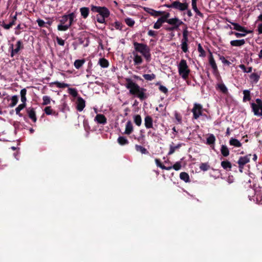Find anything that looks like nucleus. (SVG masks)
Wrapping results in <instances>:
<instances>
[{"label": "nucleus", "instance_id": "nucleus-1", "mask_svg": "<svg viewBox=\"0 0 262 262\" xmlns=\"http://www.w3.org/2000/svg\"><path fill=\"white\" fill-rule=\"evenodd\" d=\"M134 47L135 50L133 52V59L134 65L139 66L143 62V58L139 54V53L142 54L147 62H149L151 60V54L149 48L144 43L134 42Z\"/></svg>", "mask_w": 262, "mask_h": 262}, {"label": "nucleus", "instance_id": "nucleus-2", "mask_svg": "<svg viewBox=\"0 0 262 262\" xmlns=\"http://www.w3.org/2000/svg\"><path fill=\"white\" fill-rule=\"evenodd\" d=\"M125 87L129 90L131 95L137 97L141 100H143L147 98L145 89L140 87L130 78H125Z\"/></svg>", "mask_w": 262, "mask_h": 262}, {"label": "nucleus", "instance_id": "nucleus-3", "mask_svg": "<svg viewBox=\"0 0 262 262\" xmlns=\"http://www.w3.org/2000/svg\"><path fill=\"white\" fill-rule=\"evenodd\" d=\"M91 10L93 12H97L99 15H97V21L101 24H104L105 22V18H107L110 15V10L105 7H100L92 5Z\"/></svg>", "mask_w": 262, "mask_h": 262}, {"label": "nucleus", "instance_id": "nucleus-4", "mask_svg": "<svg viewBox=\"0 0 262 262\" xmlns=\"http://www.w3.org/2000/svg\"><path fill=\"white\" fill-rule=\"evenodd\" d=\"M177 68L179 76L183 80H186L191 72L187 61L184 59H181L177 64Z\"/></svg>", "mask_w": 262, "mask_h": 262}, {"label": "nucleus", "instance_id": "nucleus-5", "mask_svg": "<svg viewBox=\"0 0 262 262\" xmlns=\"http://www.w3.org/2000/svg\"><path fill=\"white\" fill-rule=\"evenodd\" d=\"M250 105L255 116L262 117V100L261 99H256L255 102H251Z\"/></svg>", "mask_w": 262, "mask_h": 262}, {"label": "nucleus", "instance_id": "nucleus-6", "mask_svg": "<svg viewBox=\"0 0 262 262\" xmlns=\"http://www.w3.org/2000/svg\"><path fill=\"white\" fill-rule=\"evenodd\" d=\"M167 23L171 26L170 30H177L179 29L180 26L184 24V23L177 17L173 18H169Z\"/></svg>", "mask_w": 262, "mask_h": 262}, {"label": "nucleus", "instance_id": "nucleus-7", "mask_svg": "<svg viewBox=\"0 0 262 262\" xmlns=\"http://www.w3.org/2000/svg\"><path fill=\"white\" fill-rule=\"evenodd\" d=\"M251 157V154H248L239 158L237 164L241 172H243L244 166L250 162Z\"/></svg>", "mask_w": 262, "mask_h": 262}, {"label": "nucleus", "instance_id": "nucleus-8", "mask_svg": "<svg viewBox=\"0 0 262 262\" xmlns=\"http://www.w3.org/2000/svg\"><path fill=\"white\" fill-rule=\"evenodd\" d=\"M193 113V117L195 119H198L200 116L202 115L203 113V106L200 103H194L193 107L192 109Z\"/></svg>", "mask_w": 262, "mask_h": 262}, {"label": "nucleus", "instance_id": "nucleus-9", "mask_svg": "<svg viewBox=\"0 0 262 262\" xmlns=\"http://www.w3.org/2000/svg\"><path fill=\"white\" fill-rule=\"evenodd\" d=\"M69 17V22L67 24V26L58 25L57 29L59 31H65L67 30L72 25L74 21V19L76 18V14L72 12L68 14Z\"/></svg>", "mask_w": 262, "mask_h": 262}, {"label": "nucleus", "instance_id": "nucleus-10", "mask_svg": "<svg viewBox=\"0 0 262 262\" xmlns=\"http://www.w3.org/2000/svg\"><path fill=\"white\" fill-rule=\"evenodd\" d=\"M173 8L180 11H184L187 9V5L185 3H181L179 1H175L172 3Z\"/></svg>", "mask_w": 262, "mask_h": 262}, {"label": "nucleus", "instance_id": "nucleus-11", "mask_svg": "<svg viewBox=\"0 0 262 262\" xmlns=\"http://www.w3.org/2000/svg\"><path fill=\"white\" fill-rule=\"evenodd\" d=\"M76 104L77 110L79 112H81L85 106V101L82 98L79 97L77 98Z\"/></svg>", "mask_w": 262, "mask_h": 262}, {"label": "nucleus", "instance_id": "nucleus-12", "mask_svg": "<svg viewBox=\"0 0 262 262\" xmlns=\"http://www.w3.org/2000/svg\"><path fill=\"white\" fill-rule=\"evenodd\" d=\"M16 48L13 49V45H11V48L12 49L11 56L12 57L14 56V55L17 54L19 50L23 48L22 42L20 40H18L16 42Z\"/></svg>", "mask_w": 262, "mask_h": 262}, {"label": "nucleus", "instance_id": "nucleus-13", "mask_svg": "<svg viewBox=\"0 0 262 262\" xmlns=\"http://www.w3.org/2000/svg\"><path fill=\"white\" fill-rule=\"evenodd\" d=\"M229 145L235 148H239L242 146V143L237 139L231 137L229 141Z\"/></svg>", "mask_w": 262, "mask_h": 262}, {"label": "nucleus", "instance_id": "nucleus-14", "mask_svg": "<svg viewBox=\"0 0 262 262\" xmlns=\"http://www.w3.org/2000/svg\"><path fill=\"white\" fill-rule=\"evenodd\" d=\"M145 10L148 14L155 17L159 16L164 13V11H156L150 8H146Z\"/></svg>", "mask_w": 262, "mask_h": 262}, {"label": "nucleus", "instance_id": "nucleus-15", "mask_svg": "<svg viewBox=\"0 0 262 262\" xmlns=\"http://www.w3.org/2000/svg\"><path fill=\"white\" fill-rule=\"evenodd\" d=\"M245 42V40L244 39H242L231 40L230 43L232 47H241L244 45Z\"/></svg>", "mask_w": 262, "mask_h": 262}, {"label": "nucleus", "instance_id": "nucleus-16", "mask_svg": "<svg viewBox=\"0 0 262 262\" xmlns=\"http://www.w3.org/2000/svg\"><path fill=\"white\" fill-rule=\"evenodd\" d=\"M144 125L146 128H151L153 126V121L152 118L147 116L144 118Z\"/></svg>", "mask_w": 262, "mask_h": 262}, {"label": "nucleus", "instance_id": "nucleus-17", "mask_svg": "<svg viewBox=\"0 0 262 262\" xmlns=\"http://www.w3.org/2000/svg\"><path fill=\"white\" fill-rule=\"evenodd\" d=\"M95 121L99 124H105L106 122V119L105 117L102 114H98L96 115L94 119Z\"/></svg>", "mask_w": 262, "mask_h": 262}, {"label": "nucleus", "instance_id": "nucleus-18", "mask_svg": "<svg viewBox=\"0 0 262 262\" xmlns=\"http://www.w3.org/2000/svg\"><path fill=\"white\" fill-rule=\"evenodd\" d=\"M182 145V143H179L176 145H174L173 143H172L169 145V151L168 152V155H171L173 154L175 151L178 149H179Z\"/></svg>", "mask_w": 262, "mask_h": 262}, {"label": "nucleus", "instance_id": "nucleus-19", "mask_svg": "<svg viewBox=\"0 0 262 262\" xmlns=\"http://www.w3.org/2000/svg\"><path fill=\"white\" fill-rule=\"evenodd\" d=\"M133 131V126L131 121H128L127 122L125 125V129L124 134L126 135H130Z\"/></svg>", "mask_w": 262, "mask_h": 262}, {"label": "nucleus", "instance_id": "nucleus-20", "mask_svg": "<svg viewBox=\"0 0 262 262\" xmlns=\"http://www.w3.org/2000/svg\"><path fill=\"white\" fill-rule=\"evenodd\" d=\"M209 64L211 66V68L213 69V72L216 73L217 72V67L215 61V60L213 58V57L212 55H211L209 57Z\"/></svg>", "mask_w": 262, "mask_h": 262}, {"label": "nucleus", "instance_id": "nucleus-21", "mask_svg": "<svg viewBox=\"0 0 262 262\" xmlns=\"http://www.w3.org/2000/svg\"><path fill=\"white\" fill-rule=\"evenodd\" d=\"M231 24H232L234 27L233 29L240 32H246L247 30L245 27L241 26L237 23H235L231 21H228Z\"/></svg>", "mask_w": 262, "mask_h": 262}, {"label": "nucleus", "instance_id": "nucleus-22", "mask_svg": "<svg viewBox=\"0 0 262 262\" xmlns=\"http://www.w3.org/2000/svg\"><path fill=\"white\" fill-rule=\"evenodd\" d=\"M28 116L30 119H31L34 122L36 121V117L35 112L33 108H29L27 110Z\"/></svg>", "mask_w": 262, "mask_h": 262}, {"label": "nucleus", "instance_id": "nucleus-23", "mask_svg": "<svg viewBox=\"0 0 262 262\" xmlns=\"http://www.w3.org/2000/svg\"><path fill=\"white\" fill-rule=\"evenodd\" d=\"M222 167L227 171H230L232 168V165L230 162L228 160L223 161L221 162Z\"/></svg>", "mask_w": 262, "mask_h": 262}, {"label": "nucleus", "instance_id": "nucleus-24", "mask_svg": "<svg viewBox=\"0 0 262 262\" xmlns=\"http://www.w3.org/2000/svg\"><path fill=\"white\" fill-rule=\"evenodd\" d=\"M145 135L144 129H141L140 130V136L139 137H135L134 139L137 140L139 142L141 143H144L145 142Z\"/></svg>", "mask_w": 262, "mask_h": 262}, {"label": "nucleus", "instance_id": "nucleus-25", "mask_svg": "<svg viewBox=\"0 0 262 262\" xmlns=\"http://www.w3.org/2000/svg\"><path fill=\"white\" fill-rule=\"evenodd\" d=\"M80 12L81 15L83 17V18H86L89 16L90 10L89 8L84 7L80 9Z\"/></svg>", "mask_w": 262, "mask_h": 262}, {"label": "nucleus", "instance_id": "nucleus-26", "mask_svg": "<svg viewBox=\"0 0 262 262\" xmlns=\"http://www.w3.org/2000/svg\"><path fill=\"white\" fill-rule=\"evenodd\" d=\"M259 78V74L256 73H253L250 75L251 81L254 83H256L258 81Z\"/></svg>", "mask_w": 262, "mask_h": 262}, {"label": "nucleus", "instance_id": "nucleus-27", "mask_svg": "<svg viewBox=\"0 0 262 262\" xmlns=\"http://www.w3.org/2000/svg\"><path fill=\"white\" fill-rule=\"evenodd\" d=\"M221 152L224 157H228L229 155V150L226 145H222L221 147Z\"/></svg>", "mask_w": 262, "mask_h": 262}, {"label": "nucleus", "instance_id": "nucleus-28", "mask_svg": "<svg viewBox=\"0 0 262 262\" xmlns=\"http://www.w3.org/2000/svg\"><path fill=\"white\" fill-rule=\"evenodd\" d=\"M117 142L120 145H127L129 143V141L127 140V139L124 136L119 137L117 139Z\"/></svg>", "mask_w": 262, "mask_h": 262}, {"label": "nucleus", "instance_id": "nucleus-29", "mask_svg": "<svg viewBox=\"0 0 262 262\" xmlns=\"http://www.w3.org/2000/svg\"><path fill=\"white\" fill-rule=\"evenodd\" d=\"M98 64L101 66L102 68H106L108 67L109 63L107 60L104 58H100L98 61Z\"/></svg>", "mask_w": 262, "mask_h": 262}, {"label": "nucleus", "instance_id": "nucleus-30", "mask_svg": "<svg viewBox=\"0 0 262 262\" xmlns=\"http://www.w3.org/2000/svg\"><path fill=\"white\" fill-rule=\"evenodd\" d=\"M243 101L246 102L247 101H249L251 99V96H250V91L248 90H245L243 91Z\"/></svg>", "mask_w": 262, "mask_h": 262}, {"label": "nucleus", "instance_id": "nucleus-31", "mask_svg": "<svg viewBox=\"0 0 262 262\" xmlns=\"http://www.w3.org/2000/svg\"><path fill=\"white\" fill-rule=\"evenodd\" d=\"M180 179L185 182H189L190 181L189 176L188 174L185 172H182L180 174Z\"/></svg>", "mask_w": 262, "mask_h": 262}, {"label": "nucleus", "instance_id": "nucleus-32", "mask_svg": "<svg viewBox=\"0 0 262 262\" xmlns=\"http://www.w3.org/2000/svg\"><path fill=\"white\" fill-rule=\"evenodd\" d=\"M85 60L84 59H77L76 60L74 63V66L76 69H79L84 63Z\"/></svg>", "mask_w": 262, "mask_h": 262}, {"label": "nucleus", "instance_id": "nucleus-33", "mask_svg": "<svg viewBox=\"0 0 262 262\" xmlns=\"http://www.w3.org/2000/svg\"><path fill=\"white\" fill-rule=\"evenodd\" d=\"M192 1V7L193 10V11L196 13V14L200 16H202V14L201 13V12L198 10L197 6H196V1L197 0H191Z\"/></svg>", "mask_w": 262, "mask_h": 262}, {"label": "nucleus", "instance_id": "nucleus-34", "mask_svg": "<svg viewBox=\"0 0 262 262\" xmlns=\"http://www.w3.org/2000/svg\"><path fill=\"white\" fill-rule=\"evenodd\" d=\"M215 141V137L213 134L209 135L207 138L206 143L208 145L214 144Z\"/></svg>", "mask_w": 262, "mask_h": 262}, {"label": "nucleus", "instance_id": "nucleus-35", "mask_svg": "<svg viewBox=\"0 0 262 262\" xmlns=\"http://www.w3.org/2000/svg\"><path fill=\"white\" fill-rule=\"evenodd\" d=\"M135 149L137 151H139L142 154H147L148 153L147 150L141 145H136Z\"/></svg>", "mask_w": 262, "mask_h": 262}, {"label": "nucleus", "instance_id": "nucleus-36", "mask_svg": "<svg viewBox=\"0 0 262 262\" xmlns=\"http://www.w3.org/2000/svg\"><path fill=\"white\" fill-rule=\"evenodd\" d=\"M44 111L47 115H57V114L54 111L51 106H47L45 107Z\"/></svg>", "mask_w": 262, "mask_h": 262}, {"label": "nucleus", "instance_id": "nucleus-37", "mask_svg": "<svg viewBox=\"0 0 262 262\" xmlns=\"http://www.w3.org/2000/svg\"><path fill=\"white\" fill-rule=\"evenodd\" d=\"M111 26L116 30H121L122 29V24L121 23L116 21L111 24Z\"/></svg>", "mask_w": 262, "mask_h": 262}, {"label": "nucleus", "instance_id": "nucleus-38", "mask_svg": "<svg viewBox=\"0 0 262 262\" xmlns=\"http://www.w3.org/2000/svg\"><path fill=\"white\" fill-rule=\"evenodd\" d=\"M217 89L220 90L222 92L224 93H226L228 91L227 87L223 83L217 84Z\"/></svg>", "mask_w": 262, "mask_h": 262}, {"label": "nucleus", "instance_id": "nucleus-39", "mask_svg": "<svg viewBox=\"0 0 262 262\" xmlns=\"http://www.w3.org/2000/svg\"><path fill=\"white\" fill-rule=\"evenodd\" d=\"M11 102L9 104V106L10 107H13L16 105L18 102V97L16 95H14L11 97Z\"/></svg>", "mask_w": 262, "mask_h": 262}, {"label": "nucleus", "instance_id": "nucleus-40", "mask_svg": "<svg viewBox=\"0 0 262 262\" xmlns=\"http://www.w3.org/2000/svg\"><path fill=\"white\" fill-rule=\"evenodd\" d=\"M134 121L135 123L138 126H140L142 123L141 117L140 115H137L134 117Z\"/></svg>", "mask_w": 262, "mask_h": 262}, {"label": "nucleus", "instance_id": "nucleus-41", "mask_svg": "<svg viewBox=\"0 0 262 262\" xmlns=\"http://www.w3.org/2000/svg\"><path fill=\"white\" fill-rule=\"evenodd\" d=\"M251 31L246 30V32H241V33L235 32L234 34L237 38L245 36L247 34L250 33Z\"/></svg>", "mask_w": 262, "mask_h": 262}, {"label": "nucleus", "instance_id": "nucleus-42", "mask_svg": "<svg viewBox=\"0 0 262 262\" xmlns=\"http://www.w3.org/2000/svg\"><path fill=\"white\" fill-rule=\"evenodd\" d=\"M163 23H164V21L161 18H159L157 20V21L154 24V28L156 29H158L160 28Z\"/></svg>", "mask_w": 262, "mask_h": 262}, {"label": "nucleus", "instance_id": "nucleus-43", "mask_svg": "<svg viewBox=\"0 0 262 262\" xmlns=\"http://www.w3.org/2000/svg\"><path fill=\"white\" fill-rule=\"evenodd\" d=\"M53 83L56 85L58 88H64L66 87H68L69 85L67 83H65L64 82H60L59 81H55L53 82Z\"/></svg>", "mask_w": 262, "mask_h": 262}, {"label": "nucleus", "instance_id": "nucleus-44", "mask_svg": "<svg viewBox=\"0 0 262 262\" xmlns=\"http://www.w3.org/2000/svg\"><path fill=\"white\" fill-rule=\"evenodd\" d=\"M69 19V17L68 15H64L61 17V19L60 20V24L59 25L62 26H67V24L66 23Z\"/></svg>", "mask_w": 262, "mask_h": 262}, {"label": "nucleus", "instance_id": "nucleus-45", "mask_svg": "<svg viewBox=\"0 0 262 262\" xmlns=\"http://www.w3.org/2000/svg\"><path fill=\"white\" fill-rule=\"evenodd\" d=\"M143 77L146 80L151 81L156 78V75L154 74H144L143 75Z\"/></svg>", "mask_w": 262, "mask_h": 262}, {"label": "nucleus", "instance_id": "nucleus-46", "mask_svg": "<svg viewBox=\"0 0 262 262\" xmlns=\"http://www.w3.org/2000/svg\"><path fill=\"white\" fill-rule=\"evenodd\" d=\"M42 103L43 105H46L50 103L51 99V98L48 96H43L42 97Z\"/></svg>", "mask_w": 262, "mask_h": 262}, {"label": "nucleus", "instance_id": "nucleus-47", "mask_svg": "<svg viewBox=\"0 0 262 262\" xmlns=\"http://www.w3.org/2000/svg\"><path fill=\"white\" fill-rule=\"evenodd\" d=\"M26 107V105L24 104H20L18 106L15 108L16 114L19 115L20 117L21 116V115L20 113V111L24 109Z\"/></svg>", "mask_w": 262, "mask_h": 262}, {"label": "nucleus", "instance_id": "nucleus-48", "mask_svg": "<svg viewBox=\"0 0 262 262\" xmlns=\"http://www.w3.org/2000/svg\"><path fill=\"white\" fill-rule=\"evenodd\" d=\"M239 68L245 73H251L252 71V67H250L247 69L244 64H240Z\"/></svg>", "mask_w": 262, "mask_h": 262}, {"label": "nucleus", "instance_id": "nucleus-49", "mask_svg": "<svg viewBox=\"0 0 262 262\" xmlns=\"http://www.w3.org/2000/svg\"><path fill=\"white\" fill-rule=\"evenodd\" d=\"M68 92L70 95H71L74 97H77L78 95L77 90L74 88H69Z\"/></svg>", "mask_w": 262, "mask_h": 262}, {"label": "nucleus", "instance_id": "nucleus-50", "mask_svg": "<svg viewBox=\"0 0 262 262\" xmlns=\"http://www.w3.org/2000/svg\"><path fill=\"white\" fill-rule=\"evenodd\" d=\"M125 23L129 27H132L135 24V21L130 18H127L125 19Z\"/></svg>", "mask_w": 262, "mask_h": 262}, {"label": "nucleus", "instance_id": "nucleus-51", "mask_svg": "<svg viewBox=\"0 0 262 262\" xmlns=\"http://www.w3.org/2000/svg\"><path fill=\"white\" fill-rule=\"evenodd\" d=\"M209 168V165L206 163H202L200 165V168L203 171H207Z\"/></svg>", "mask_w": 262, "mask_h": 262}, {"label": "nucleus", "instance_id": "nucleus-52", "mask_svg": "<svg viewBox=\"0 0 262 262\" xmlns=\"http://www.w3.org/2000/svg\"><path fill=\"white\" fill-rule=\"evenodd\" d=\"M163 14L164 15L160 18L164 21V23H167V20L169 19L168 18L170 16L169 13L164 12V13H163Z\"/></svg>", "mask_w": 262, "mask_h": 262}, {"label": "nucleus", "instance_id": "nucleus-53", "mask_svg": "<svg viewBox=\"0 0 262 262\" xmlns=\"http://www.w3.org/2000/svg\"><path fill=\"white\" fill-rule=\"evenodd\" d=\"M181 49L184 53L188 52V43H181Z\"/></svg>", "mask_w": 262, "mask_h": 262}, {"label": "nucleus", "instance_id": "nucleus-54", "mask_svg": "<svg viewBox=\"0 0 262 262\" xmlns=\"http://www.w3.org/2000/svg\"><path fill=\"white\" fill-rule=\"evenodd\" d=\"M172 168L176 170H179L181 168V163L180 162H177L173 166Z\"/></svg>", "mask_w": 262, "mask_h": 262}, {"label": "nucleus", "instance_id": "nucleus-55", "mask_svg": "<svg viewBox=\"0 0 262 262\" xmlns=\"http://www.w3.org/2000/svg\"><path fill=\"white\" fill-rule=\"evenodd\" d=\"M36 22L38 24V25L40 27H46V22L43 20L42 19H41L40 18H38L36 20Z\"/></svg>", "mask_w": 262, "mask_h": 262}, {"label": "nucleus", "instance_id": "nucleus-56", "mask_svg": "<svg viewBox=\"0 0 262 262\" xmlns=\"http://www.w3.org/2000/svg\"><path fill=\"white\" fill-rule=\"evenodd\" d=\"M56 40L59 45L62 46H64V40L57 37L56 38Z\"/></svg>", "mask_w": 262, "mask_h": 262}, {"label": "nucleus", "instance_id": "nucleus-57", "mask_svg": "<svg viewBox=\"0 0 262 262\" xmlns=\"http://www.w3.org/2000/svg\"><path fill=\"white\" fill-rule=\"evenodd\" d=\"M159 90L163 93L166 94L168 92V90L167 89L164 85H161L160 86H159Z\"/></svg>", "mask_w": 262, "mask_h": 262}, {"label": "nucleus", "instance_id": "nucleus-58", "mask_svg": "<svg viewBox=\"0 0 262 262\" xmlns=\"http://www.w3.org/2000/svg\"><path fill=\"white\" fill-rule=\"evenodd\" d=\"M188 31L187 30V28L186 27L185 29H183V37H188Z\"/></svg>", "mask_w": 262, "mask_h": 262}, {"label": "nucleus", "instance_id": "nucleus-59", "mask_svg": "<svg viewBox=\"0 0 262 262\" xmlns=\"http://www.w3.org/2000/svg\"><path fill=\"white\" fill-rule=\"evenodd\" d=\"M220 59L222 60V62L224 64H227V65L230 64V62L228 60H226L225 57H222Z\"/></svg>", "mask_w": 262, "mask_h": 262}, {"label": "nucleus", "instance_id": "nucleus-60", "mask_svg": "<svg viewBox=\"0 0 262 262\" xmlns=\"http://www.w3.org/2000/svg\"><path fill=\"white\" fill-rule=\"evenodd\" d=\"M22 28L21 27V25L20 24H18L16 27L15 28V34H17V35H18L20 34V32L17 31L18 30H20V29H21Z\"/></svg>", "mask_w": 262, "mask_h": 262}, {"label": "nucleus", "instance_id": "nucleus-61", "mask_svg": "<svg viewBox=\"0 0 262 262\" xmlns=\"http://www.w3.org/2000/svg\"><path fill=\"white\" fill-rule=\"evenodd\" d=\"M148 35L150 36H155L156 35V32L152 30H149L148 31Z\"/></svg>", "mask_w": 262, "mask_h": 262}, {"label": "nucleus", "instance_id": "nucleus-62", "mask_svg": "<svg viewBox=\"0 0 262 262\" xmlns=\"http://www.w3.org/2000/svg\"><path fill=\"white\" fill-rule=\"evenodd\" d=\"M2 26L5 29H6V30H8V29H9L11 27V26H10V24H5L4 23L2 24Z\"/></svg>", "mask_w": 262, "mask_h": 262}, {"label": "nucleus", "instance_id": "nucleus-63", "mask_svg": "<svg viewBox=\"0 0 262 262\" xmlns=\"http://www.w3.org/2000/svg\"><path fill=\"white\" fill-rule=\"evenodd\" d=\"M27 94V91L26 89H22L20 92V96H26Z\"/></svg>", "mask_w": 262, "mask_h": 262}, {"label": "nucleus", "instance_id": "nucleus-64", "mask_svg": "<svg viewBox=\"0 0 262 262\" xmlns=\"http://www.w3.org/2000/svg\"><path fill=\"white\" fill-rule=\"evenodd\" d=\"M257 30L259 34H262V24H259L257 27Z\"/></svg>", "mask_w": 262, "mask_h": 262}]
</instances>
